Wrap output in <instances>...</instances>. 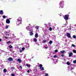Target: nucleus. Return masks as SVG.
<instances>
[{
  "label": "nucleus",
  "instance_id": "obj_5",
  "mask_svg": "<svg viewBox=\"0 0 76 76\" xmlns=\"http://www.w3.org/2000/svg\"><path fill=\"white\" fill-rule=\"evenodd\" d=\"M8 47H9V48H10V51H12V49H11L10 48H13V46H12V45H10L8 46Z\"/></svg>",
  "mask_w": 76,
  "mask_h": 76
},
{
  "label": "nucleus",
  "instance_id": "obj_14",
  "mask_svg": "<svg viewBox=\"0 0 76 76\" xmlns=\"http://www.w3.org/2000/svg\"><path fill=\"white\" fill-rule=\"evenodd\" d=\"M4 73H6V72H7V69H4Z\"/></svg>",
  "mask_w": 76,
  "mask_h": 76
},
{
  "label": "nucleus",
  "instance_id": "obj_7",
  "mask_svg": "<svg viewBox=\"0 0 76 76\" xmlns=\"http://www.w3.org/2000/svg\"><path fill=\"white\" fill-rule=\"evenodd\" d=\"M34 32V31H31L30 33V35L31 36H32V35H33L34 34V33H33Z\"/></svg>",
  "mask_w": 76,
  "mask_h": 76
},
{
  "label": "nucleus",
  "instance_id": "obj_22",
  "mask_svg": "<svg viewBox=\"0 0 76 76\" xmlns=\"http://www.w3.org/2000/svg\"><path fill=\"white\" fill-rule=\"evenodd\" d=\"M11 69H12L13 70H14L15 69V68L14 67H12L11 68Z\"/></svg>",
  "mask_w": 76,
  "mask_h": 76
},
{
  "label": "nucleus",
  "instance_id": "obj_24",
  "mask_svg": "<svg viewBox=\"0 0 76 76\" xmlns=\"http://www.w3.org/2000/svg\"><path fill=\"white\" fill-rule=\"evenodd\" d=\"M72 37L73 38H74V39L76 38V35H73Z\"/></svg>",
  "mask_w": 76,
  "mask_h": 76
},
{
  "label": "nucleus",
  "instance_id": "obj_27",
  "mask_svg": "<svg viewBox=\"0 0 76 76\" xmlns=\"http://www.w3.org/2000/svg\"><path fill=\"white\" fill-rule=\"evenodd\" d=\"M55 53H57L58 52V50L56 49L55 50Z\"/></svg>",
  "mask_w": 76,
  "mask_h": 76
},
{
  "label": "nucleus",
  "instance_id": "obj_40",
  "mask_svg": "<svg viewBox=\"0 0 76 76\" xmlns=\"http://www.w3.org/2000/svg\"><path fill=\"white\" fill-rule=\"evenodd\" d=\"M30 72V71H29V70H28L27 71V73H29Z\"/></svg>",
  "mask_w": 76,
  "mask_h": 76
},
{
  "label": "nucleus",
  "instance_id": "obj_35",
  "mask_svg": "<svg viewBox=\"0 0 76 76\" xmlns=\"http://www.w3.org/2000/svg\"><path fill=\"white\" fill-rule=\"evenodd\" d=\"M9 28V26H6V28L7 29V28Z\"/></svg>",
  "mask_w": 76,
  "mask_h": 76
},
{
  "label": "nucleus",
  "instance_id": "obj_4",
  "mask_svg": "<svg viewBox=\"0 0 76 76\" xmlns=\"http://www.w3.org/2000/svg\"><path fill=\"white\" fill-rule=\"evenodd\" d=\"M66 35L68 37V38H70V37H71V35L69 33H66Z\"/></svg>",
  "mask_w": 76,
  "mask_h": 76
},
{
  "label": "nucleus",
  "instance_id": "obj_13",
  "mask_svg": "<svg viewBox=\"0 0 76 76\" xmlns=\"http://www.w3.org/2000/svg\"><path fill=\"white\" fill-rule=\"evenodd\" d=\"M34 42H37V39L36 38H34Z\"/></svg>",
  "mask_w": 76,
  "mask_h": 76
},
{
  "label": "nucleus",
  "instance_id": "obj_6",
  "mask_svg": "<svg viewBox=\"0 0 76 76\" xmlns=\"http://www.w3.org/2000/svg\"><path fill=\"white\" fill-rule=\"evenodd\" d=\"M13 58H11V57H10L8 58V61H13Z\"/></svg>",
  "mask_w": 76,
  "mask_h": 76
},
{
  "label": "nucleus",
  "instance_id": "obj_37",
  "mask_svg": "<svg viewBox=\"0 0 76 76\" xmlns=\"http://www.w3.org/2000/svg\"><path fill=\"white\" fill-rule=\"evenodd\" d=\"M34 71H37V70H38L37 69V68H35L34 69Z\"/></svg>",
  "mask_w": 76,
  "mask_h": 76
},
{
  "label": "nucleus",
  "instance_id": "obj_28",
  "mask_svg": "<svg viewBox=\"0 0 76 76\" xmlns=\"http://www.w3.org/2000/svg\"><path fill=\"white\" fill-rule=\"evenodd\" d=\"M41 70H44V67H42Z\"/></svg>",
  "mask_w": 76,
  "mask_h": 76
},
{
  "label": "nucleus",
  "instance_id": "obj_33",
  "mask_svg": "<svg viewBox=\"0 0 76 76\" xmlns=\"http://www.w3.org/2000/svg\"><path fill=\"white\" fill-rule=\"evenodd\" d=\"M72 47H75V45L74 44H73L72 45Z\"/></svg>",
  "mask_w": 76,
  "mask_h": 76
},
{
  "label": "nucleus",
  "instance_id": "obj_19",
  "mask_svg": "<svg viewBox=\"0 0 76 76\" xmlns=\"http://www.w3.org/2000/svg\"><path fill=\"white\" fill-rule=\"evenodd\" d=\"M52 43H53V42L52 41H50L49 42V43L50 44H52Z\"/></svg>",
  "mask_w": 76,
  "mask_h": 76
},
{
  "label": "nucleus",
  "instance_id": "obj_9",
  "mask_svg": "<svg viewBox=\"0 0 76 76\" xmlns=\"http://www.w3.org/2000/svg\"><path fill=\"white\" fill-rule=\"evenodd\" d=\"M69 57H71L73 55L72 53H69Z\"/></svg>",
  "mask_w": 76,
  "mask_h": 76
},
{
  "label": "nucleus",
  "instance_id": "obj_31",
  "mask_svg": "<svg viewBox=\"0 0 76 76\" xmlns=\"http://www.w3.org/2000/svg\"><path fill=\"white\" fill-rule=\"evenodd\" d=\"M11 75L12 76H15V74L14 73H12L11 74Z\"/></svg>",
  "mask_w": 76,
  "mask_h": 76
},
{
  "label": "nucleus",
  "instance_id": "obj_43",
  "mask_svg": "<svg viewBox=\"0 0 76 76\" xmlns=\"http://www.w3.org/2000/svg\"><path fill=\"white\" fill-rule=\"evenodd\" d=\"M20 53H22V50H20Z\"/></svg>",
  "mask_w": 76,
  "mask_h": 76
},
{
  "label": "nucleus",
  "instance_id": "obj_3",
  "mask_svg": "<svg viewBox=\"0 0 76 76\" xmlns=\"http://www.w3.org/2000/svg\"><path fill=\"white\" fill-rule=\"evenodd\" d=\"M10 23V20L9 19H7L6 20V23L9 24Z\"/></svg>",
  "mask_w": 76,
  "mask_h": 76
},
{
  "label": "nucleus",
  "instance_id": "obj_41",
  "mask_svg": "<svg viewBox=\"0 0 76 76\" xmlns=\"http://www.w3.org/2000/svg\"><path fill=\"white\" fill-rule=\"evenodd\" d=\"M4 38H6V39H8V37H4Z\"/></svg>",
  "mask_w": 76,
  "mask_h": 76
},
{
  "label": "nucleus",
  "instance_id": "obj_18",
  "mask_svg": "<svg viewBox=\"0 0 76 76\" xmlns=\"http://www.w3.org/2000/svg\"><path fill=\"white\" fill-rule=\"evenodd\" d=\"M65 52V51L64 50H62V51H61V53H64Z\"/></svg>",
  "mask_w": 76,
  "mask_h": 76
},
{
  "label": "nucleus",
  "instance_id": "obj_44",
  "mask_svg": "<svg viewBox=\"0 0 76 76\" xmlns=\"http://www.w3.org/2000/svg\"><path fill=\"white\" fill-rule=\"evenodd\" d=\"M45 48L46 49H47L48 48V46H47V47H45Z\"/></svg>",
  "mask_w": 76,
  "mask_h": 76
},
{
  "label": "nucleus",
  "instance_id": "obj_50",
  "mask_svg": "<svg viewBox=\"0 0 76 76\" xmlns=\"http://www.w3.org/2000/svg\"><path fill=\"white\" fill-rule=\"evenodd\" d=\"M1 17V16L0 15V18Z\"/></svg>",
  "mask_w": 76,
  "mask_h": 76
},
{
  "label": "nucleus",
  "instance_id": "obj_47",
  "mask_svg": "<svg viewBox=\"0 0 76 76\" xmlns=\"http://www.w3.org/2000/svg\"><path fill=\"white\" fill-rule=\"evenodd\" d=\"M61 8H63V7H64L63 6H62V7H61Z\"/></svg>",
  "mask_w": 76,
  "mask_h": 76
},
{
  "label": "nucleus",
  "instance_id": "obj_21",
  "mask_svg": "<svg viewBox=\"0 0 76 76\" xmlns=\"http://www.w3.org/2000/svg\"><path fill=\"white\" fill-rule=\"evenodd\" d=\"M39 67H42V64H39Z\"/></svg>",
  "mask_w": 76,
  "mask_h": 76
},
{
  "label": "nucleus",
  "instance_id": "obj_39",
  "mask_svg": "<svg viewBox=\"0 0 76 76\" xmlns=\"http://www.w3.org/2000/svg\"><path fill=\"white\" fill-rule=\"evenodd\" d=\"M28 31H30V32H31V31H33L32 30H29V29H28Z\"/></svg>",
  "mask_w": 76,
  "mask_h": 76
},
{
  "label": "nucleus",
  "instance_id": "obj_8",
  "mask_svg": "<svg viewBox=\"0 0 76 76\" xmlns=\"http://www.w3.org/2000/svg\"><path fill=\"white\" fill-rule=\"evenodd\" d=\"M35 38H38V33H36L35 35Z\"/></svg>",
  "mask_w": 76,
  "mask_h": 76
},
{
  "label": "nucleus",
  "instance_id": "obj_11",
  "mask_svg": "<svg viewBox=\"0 0 76 76\" xmlns=\"http://www.w3.org/2000/svg\"><path fill=\"white\" fill-rule=\"evenodd\" d=\"M0 15H3V10H1L0 11Z\"/></svg>",
  "mask_w": 76,
  "mask_h": 76
},
{
  "label": "nucleus",
  "instance_id": "obj_32",
  "mask_svg": "<svg viewBox=\"0 0 76 76\" xmlns=\"http://www.w3.org/2000/svg\"><path fill=\"white\" fill-rule=\"evenodd\" d=\"M73 63H76V60L73 61Z\"/></svg>",
  "mask_w": 76,
  "mask_h": 76
},
{
  "label": "nucleus",
  "instance_id": "obj_15",
  "mask_svg": "<svg viewBox=\"0 0 76 76\" xmlns=\"http://www.w3.org/2000/svg\"><path fill=\"white\" fill-rule=\"evenodd\" d=\"M63 3V2H62L61 1H60L59 3V5H61Z\"/></svg>",
  "mask_w": 76,
  "mask_h": 76
},
{
  "label": "nucleus",
  "instance_id": "obj_36",
  "mask_svg": "<svg viewBox=\"0 0 76 76\" xmlns=\"http://www.w3.org/2000/svg\"><path fill=\"white\" fill-rule=\"evenodd\" d=\"M19 68H20V69H22V66L21 65L19 66Z\"/></svg>",
  "mask_w": 76,
  "mask_h": 76
},
{
  "label": "nucleus",
  "instance_id": "obj_49",
  "mask_svg": "<svg viewBox=\"0 0 76 76\" xmlns=\"http://www.w3.org/2000/svg\"><path fill=\"white\" fill-rule=\"evenodd\" d=\"M1 51H0V54H1Z\"/></svg>",
  "mask_w": 76,
  "mask_h": 76
},
{
  "label": "nucleus",
  "instance_id": "obj_30",
  "mask_svg": "<svg viewBox=\"0 0 76 76\" xmlns=\"http://www.w3.org/2000/svg\"><path fill=\"white\" fill-rule=\"evenodd\" d=\"M3 18L4 19H6V16L3 15Z\"/></svg>",
  "mask_w": 76,
  "mask_h": 76
},
{
  "label": "nucleus",
  "instance_id": "obj_29",
  "mask_svg": "<svg viewBox=\"0 0 76 76\" xmlns=\"http://www.w3.org/2000/svg\"><path fill=\"white\" fill-rule=\"evenodd\" d=\"M49 30L50 31H52V28H51V27H50L49 28Z\"/></svg>",
  "mask_w": 76,
  "mask_h": 76
},
{
  "label": "nucleus",
  "instance_id": "obj_48",
  "mask_svg": "<svg viewBox=\"0 0 76 76\" xmlns=\"http://www.w3.org/2000/svg\"><path fill=\"white\" fill-rule=\"evenodd\" d=\"M27 28H28V27H27L26 28V29L27 30H28V29H27Z\"/></svg>",
  "mask_w": 76,
  "mask_h": 76
},
{
  "label": "nucleus",
  "instance_id": "obj_42",
  "mask_svg": "<svg viewBox=\"0 0 76 76\" xmlns=\"http://www.w3.org/2000/svg\"><path fill=\"white\" fill-rule=\"evenodd\" d=\"M61 56L62 57H64V54H63L61 55Z\"/></svg>",
  "mask_w": 76,
  "mask_h": 76
},
{
  "label": "nucleus",
  "instance_id": "obj_17",
  "mask_svg": "<svg viewBox=\"0 0 76 76\" xmlns=\"http://www.w3.org/2000/svg\"><path fill=\"white\" fill-rule=\"evenodd\" d=\"M73 52L74 53H76V50L74 49L73 50Z\"/></svg>",
  "mask_w": 76,
  "mask_h": 76
},
{
  "label": "nucleus",
  "instance_id": "obj_26",
  "mask_svg": "<svg viewBox=\"0 0 76 76\" xmlns=\"http://www.w3.org/2000/svg\"><path fill=\"white\" fill-rule=\"evenodd\" d=\"M11 43V42L10 41H9L8 42H7V44H10Z\"/></svg>",
  "mask_w": 76,
  "mask_h": 76
},
{
  "label": "nucleus",
  "instance_id": "obj_10",
  "mask_svg": "<svg viewBox=\"0 0 76 76\" xmlns=\"http://www.w3.org/2000/svg\"><path fill=\"white\" fill-rule=\"evenodd\" d=\"M18 61H19V63H22V61L20 60V59L18 58Z\"/></svg>",
  "mask_w": 76,
  "mask_h": 76
},
{
  "label": "nucleus",
  "instance_id": "obj_16",
  "mask_svg": "<svg viewBox=\"0 0 76 76\" xmlns=\"http://www.w3.org/2000/svg\"><path fill=\"white\" fill-rule=\"evenodd\" d=\"M47 42L46 40H44L42 42V43H44V42Z\"/></svg>",
  "mask_w": 76,
  "mask_h": 76
},
{
  "label": "nucleus",
  "instance_id": "obj_12",
  "mask_svg": "<svg viewBox=\"0 0 76 76\" xmlns=\"http://www.w3.org/2000/svg\"><path fill=\"white\" fill-rule=\"evenodd\" d=\"M26 66L28 67H31V65L30 64H26Z\"/></svg>",
  "mask_w": 76,
  "mask_h": 76
},
{
  "label": "nucleus",
  "instance_id": "obj_1",
  "mask_svg": "<svg viewBox=\"0 0 76 76\" xmlns=\"http://www.w3.org/2000/svg\"><path fill=\"white\" fill-rule=\"evenodd\" d=\"M69 15H65L64 19L66 20H67V19H69Z\"/></svg>",
  "mask_w": 76,
  "mask_h": 76
},
{
  "label": "nucleus",
  "instance_id": "obj_20",
  "mask_svg": "<svg viewBox=\"0 0 76 76\" xmlns=\"http://www.w3.org/2000/svg\"><path fill=\"white\" fill-rule=\"evenodd\" d=\"M53 57L54 58H56L57 57V55H55L53 56Z\"/></svg>",
  "mask_w": 76,
  "mask_h": 76
},
{
  "label": "nucleus",
  "instance_id": "obj_2",
  "mask_svg": "<svg viewBox=\"0 0 76 76\" xmlns=\"http://www.w3.org/2000/svg\"><path fill=\"white\" fill-rule=\"evenodd\" d=\"M22 18H21V17H20L18 18L17 19V20H18V22H20V23H21L22 22Z\"/></svg>",
  "mask_w": 76,
  "mask_h": 76
},
{
  "label": "nucleus",
  "instance_id": "obj_23",
  "mask_svg": "<svg viewBox=\"0 0 76 76\" xmlns=\"http://www.w3.org/2000/svg\"><path fill=\"white\" fill-rule=\"evenodd\" d=\"M36 28H37V29H39V26H37L36 27Z\"/></svg>",
  "mask_w": 76,
  "mask_h": 76
},
{
  "label": "nucleus",
  "instance_id": "obj_46",
  "mask_svg": "<svg viewBox=\"0 0 76 76\" xmlns=\"http://www.w3.org/2000/svg\"><path fill=\"white\" fill-rule=\"evenodd\" d=\"M6 35H7H7H8V36H9V34H7Z\"/></svg>",
  "mask_w": 76,
  "mask_h": 76
},
{
  "label": "nucleus",
  "instance_id": "obj_25",
  "mask_svg": "<svg viewBox=\"0 0 76 76\" xmlns=\"http://www.w3.org/2000/svg\"><path fill=\"white\" fill-rule=\"evenodd\" d=\"M67 65H70V62L69 61H68L66 63Z\"/></svg>",
  "mask_w": 76,
  "mask_h": 76
},
{
  "label": "nucleus",
  "instance_id": "obj_38",
  "mask_svg": "<svg viewBox=\"0 0 76 76\" xmlns=\"http://www.w3.org/2000/svg\"><path fill=\"white\" fill-rule=\"evenodd\" d=\"M48 74L47 73H45V76H48Z\"/></svg>",
  "mask_w": 76,
  "mask_h": 76
},
{
  "label": "nucleus",
  "instance_id": "obj_45",
  "mask_svg": "<svg viewBox=\"0 0 76 76\" xmlns=\"http://www.w3.org/2000/svg\"><path fill=\"white\" fill-rule=\"evenodd\" d=\"M1 39L0 38V42H1Z\"/></svg>",
  "mask_w": 76,
  "mask_h": 76
},
{
  "label": "nucleus",
  "instance_id": "obj_34",
  "mask_svg": "<svg viewBox=\"0 0 76 76\" xmlns=\"http://www.w3.org/2000/svg\"><path fill=\"white\" fill-rule=\"evenodd\" d=\"M25 48H24V47H23L22 48V50H25Z\"/></svg>",
  "mask_w": 76,
  "mask_h": 76
}]
</instances>
